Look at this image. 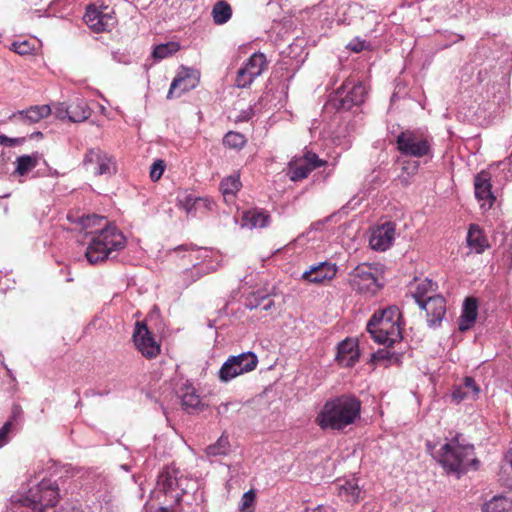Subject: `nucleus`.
<instances>
[{
	"mask_svg": "<svg viewBox=\"0 0 512 512\" xmlns=\"http://www.w3.org/2000/svg\"><path fill=\"white\" fill-rule=\"evenodd\" d=\"M361 401L353 394L328 399L318 412L315 422L322 430L342 431L360 418Z\"/></svg>",
	"mask_w": 512,
	"mask_h": 512,
	"instance_id": "obj_1",
	"label": "nucleus"
},
{
	"mask_svg": "<svg viewBox=\"0 0 512 512\" xmlns=\"http://www.w3.org/2000/svg\"><path fill=\"white\" fill-rule=\"evenodd\" d=\"M436 459L447 473L456 474L458 478L469 470H477L480 465L474 445L460 443L459 434L440 448Z\"/></svg>",
	"mask_w": 512,
	"mask_h": 512,
	"instance_id": "obj_2",
	"label": "nucleus"
},
{
	"mask_svg": "<svg viewBox=\"0 0 512 512\" xmlns=\"http://www.w3.org/2000/svg\"><path fill=\"white\" fill-rule=\"evenodd\" d=\"M91 233L92 237L85 252L91 264L106 260L112 251L123 248L125 245V236L114 225L107 223Z\"/></svg>",
	"mask_w": 512,
	"mask_h": 512,
	"instance_id": "obj_3",
	"label": "nucleus"
},
{
	"mask_svg": "<svg viewBox=\"0 0 512 512\" xmlns=\"http://www.w3.org/2000/svg\"><path fill=\"white\" fill-rule=\"evenodd\" d=\"M348 283L352 290L369 296L375 295L384 286L380 270L368 263L357 265L348 274Z\"/></svg>",
	"mask_w": 512,
	"mask_h": 512,
	"instance_id": "obj_4",
	"label": "nucleus"
},
{
	"mask_svg": "<svg viewBox=\"0 0 512 512\" xmlns=\"http://www.w3.org/2000/svg\"><path fill=\"white\" fill-rule=\"evenodd\" d=\"M397 150L406 157L432 156L431 139L419 130H405L396 137Z\"/></svg>",
	"mask_w": 512,
	"mask_h": 512,
	"instance_id": "obj_5",
	"label": "nucleus"
},
{
	"mask_svg": "<svg viewBox=\"0 0 512 512\" xmlns=\"http://www.w3.org/2000/svg\"><path fill=\"white\" fill-rule=\"evenodd\" d=\"M59 499V488L50 480H43L28 490L23 505L33 512H45L53 508Z\"/></svg>",
	"mask_w": 512,
	"mask_h": 512,
	"instance_id": "obj_6",
	"label": "nucleus"
},
{
	"mask_svg": "<svg viewBox=\"0 0 512 512\" xmlns=\"http://www.w3.org/2000/svg\"><path fill=\"white\" fill-rule=\"evenodd\" d=\"M367 96L365 86L361 82L353 80L345 81L331 98V104L337 110H350L354 106L361 105Z\"/></svg>",
	"mask_w": 512,
	"mask_h": 512,
	"instance_id": "obj_7",
	"label": "nucleus"
},
{
	"mask_svg": "<svg viewBox=\"0 0 512 512\" xmlns=\"http://www.w3.org/2000/svg\"><path fill=\"white\" fill-rule=\"evenodd\" d=\"M258 358L253 352H244L230 356L221 366L218 378L221 382H229L239 375L248 373L256 368Z\"/></svg>",
	"mask_w": 512,
	"mask_h": 512,
	"instance_id": "obj_8",
	"label": "nucleus"
},
{
	"mask_svg": "<svg viewBox=\"0 0 512 512\" xmlns=\"http://www.w3.org/2000/svg\"><path fill=\"white\" fill-rule=\"evenodd\" d=\"M367 331L378 344L393 346L402 339L400 324H394L373 314L367 323Z\"/></svg>",
	"mask_w": 512,
	"mask_h": 512,
	"instance_id": "obj_9",
	"label": "nucleus"
},
{
	"mask_svg": "<svg viewBox=\"0 0 512 512\" xmlns=\"http://www.w3.org/2000/svg\"><path fill=\"white\" fill-rule=\"evenodd\" d=\"M188 483V479L174 468L164 469L157 478L158 488L166 495H170L177 503L187 493Z\"/></svg>",
	"mask_w": 512,
	"mask_h": 512,
	"instance_id": "obj_10",
	"label": "nucleus"
},
{
	"mask_svg": "<svg viewBox=\"0 0 512 512\" xmlns=\"http://www.w3.org/2000/svg\"><path fill=\"white\" fill-rule=\"evenodd\" d=\"M83 166L95 176H111L117 171L115 159L100 148H91L86 152Z\"/></svg>",
	"mask_w": 512,
	"mask_h": 512,
	"instance_id": "obj_11",
	"label": "nucleus"
},
{
	"mask_svg": "<svg viewBox=\"0 0 512 512\" xmlns=\"http://www.w3.org/2000/svg\"><path fill=\"white\" fill-rule=\"evenodd\" d=\"M83 19L88 27L96 33L108 30L116 22L114 9L108 5L97 3L87 6Z\"/></svg>",
	"mask_w": 512,
	"mask_h": 512,
	"instance_id": "obj_12",
	"label": "nucleus"
},
{
	"mask_svg": "<svg viewBox=\"0 0 512 512\" xmlns=\"http://www.w3.org/2000/svg\"><path fill=\"white\" fill-rule=\"evenodd\" d=\"M267 68L266 56L261 52L253 53L243 66L237 71L235 86L248 88Z\"/></svg>",
	"mask_w": 512,
	"mask_h": 512,
	"instance_id": "obj_13",
	"label": "nucleus"
},
{
	"mask_svg": "<svg viewBox=\"0 0 512 512\" xmlns=\"http://www.w3.org/2000/svg\"><path fill=\"white\" fill-rule=\"evenodd\" d=\"M133 342L137 350L148 359L156 358L160 354V344L156 342L144 322H136Z\"/></svg>",
	"mask_w": 512,
	"mask_h": 512,
	"instance_id": "obj_14",
	"label": "nucleus"
},
{
	"mask_svg": "<svg viewBox=\"0 0 512 512\" xmlns=\"http://www.w3.org/2000/svg\"><path fill=\"white\" fill-rule=\"evenodd\" d=\"M419 307L425 310L427 324L430 328H437L441 325L446 314V301L441 295L427 297L424 302H420Z\"/></svg>",
	"mask_w": 512,
	"mask_h": 512,
	"instance_id": "obj_15",
	"label": "nucleus"
},
{
	"mask_svg": "<svg viewBox=\"0 0 512 512\" xmlns=\"http://www.w3.org/2000/svg\"><path fill=\"white\" fill-rule=\"evenodd\" d=\"M491 174L486 170H482L474 177V192L475 197L479 202L482 203V207L488 204V208H491L496 200L492 192Z\"/></svg>",
	"mask_w": 512,
	"mask_h": 512,
	"instance_id": "obj_16",
	"label": "nucleus"
},
{
	"mask_svg": "<svg viewBox=\"0 0 512 512\" xmlns=\"http://www.w3.org/2000/svg\"><path fill=\"white\" fill-rule=\"evenodd\" d=\"M394 235L395 224L392 222L384 223L373 231L369 241L371 248L377 251L387 250L393 243Z\"/></svg>",
	"mask_w": 512,
	"mask_h": 512,
	"instance_id": "obj_17",
	"label": "nucleus"
},
{
	"mask_svg": "<svg viewBox=\"0 0 512 512\" xmlns=\"http://www.w3.org/2000/svg\"><path fill=\"white\" fill-rule=\"evenodd\" d=\"M177 393L181 401V406L187 413L193 414L204 409L205 405L200 395L190 383L183 384Z\"/></svg>",
	"mask_w": 512,
	"mask_h": 512,
	"instance_id": "obj_18",
	"label": "nucleus"
},
{
	"mask_svg": "<svg viewBox=\"0 0 512 512\" xmlns=\"http://www.w3.org/2000/svg\"><path fill=\"white\" fill-rule=\"evenodd\" d=\"M336 264L329 262H321L318 265L312 266L310 270L305 271L302 278L310 283L320 284L324 281H329L336 276Z\"/></svg>",
	"mask_w": 512,
	"mask_h": 512,
	"instance_id": "obj_19",
	"label": "nucleus"
},
{
	"mask_svg": "<svg viewBox=\"0 0 512 512\" xmlns=\"http://www.w3.org/2000/svg\"><path fill=\"white\" fill-rule=\"evenodd\" d=\"M359 359L358 345L353 339H345L338 344L336 360L344 367L353 366Z\"/></svg>",
	"mask_w": 512,
	"mask_h": 512,
	"instance_id": "obj_20",
	"label": "nucleus"
},
{
	"mask_svg": "<svg viewBox=\"0 0 512 512\" xmlns=\"http://www.w3.org/2000/svg\"><path fill=\"white\" fill-rule=\"evenodd\" d=\"M478 315V302L476 298L468 297L464 300L462 313L459 318V330L464 332L471 329Z\"/></svg>",
	"mask_w": 512,
	"mask_h": 512,
	"instance_id": "obj_21",
	"label": "nucleus"
},
{
	"mask_svg": "<svg viewBox=\"0 0 512 512\" xmlns=\"http://www.w3.org/2000/svg\"><path fill=\"white\" fill-rule=\"evenodd\" d=\"M52 110L49 105H35L31 106L26 110L18 111L14 113L12 117H18L21 121L27 123H37L40 120L48 117Z\"/></svg>",
	"mask_w": 512,
	"mask_h": 512,
	"instance_id": "obj_22",
	"label": "nucleus"
},
{
	"mask_svg": "<svg viewBox=\"0 0 512 512\" xmlns=\"http://www.w3.org/2000/svg\"><path fill=\"white\" fill-rule=\"evenodd\" d=\"M270 215L267 211L262 209H250L243 213L242 222L243 226L250 229L264 228L269 224Z\"/></svg>",
	"mask_w": 512,
	"mask_h": 512,
	"instance_id": "obj_23",
	"label": "nucleus"
},
{
	"mask_svg": "<svg viewBox=\"0 0 512 512\" xmlns=\"http://www.w3.org/2000/svg\"><path fill=\"white\" fill-rule=\"evenodd\" d=\"M467 244L476 253L480 254L489 247L488 240L477 224H471L467 233Z\"/></svg>",
	"mask_w": 512,
	"mask_h": 512,
	"instance_id": "obj_24",
	"label": "nucleus"
},
{
	"mask_svg": "<svg viewBox=\"0 0 512 512\" xmlns=\"http://www.w3.org/2000/svg\"><path fill=\"white\" fill-rule=\"evenodd\" d=\"M197 79L190 76H178L171 85L167 94V98L180 97L184 92H187L196 86Z\"/></svg>",
	"mask_w": 512,
	"mask_h": 512,
	"instance_id": "obj_25",
	"label": "nucleus"
},
{
	"mask_svg": "<svg viewBox=\"0 0 512 512\" xmlns=\"http://www.w3.org/2000/svg\"><path fill=\"white\" fill-rule=\"evenodd\" d=\"M108 221L99 215H83L79 218L80 230L84 232L86 236L92 237L93 231L97 228L104 227Z\"/></svg>",
	"mask_w": 512,
	"mask_h": 512,
	"instance_id": "obj_26",
	"label": "nucleus"
},
{
	"mask_svg": "<svg viewBox=\"0 0 512 512\" xmlns=\"http://www.w3.org/2000/svg\"><path fill=\"white\" fill-rule=\"evenodd\" d=\"M339 495L349 503H356L362 498V490L355 479L346 480L339 485Z\"/></svg>",
	"mask_w": 512,
	"mask_h": 512,
	"instance_id": "obj_27",
	"label": "nucleus"
},
{
	"mask_svg": "<svg viewBox=\"0 0 512 512\" xmlns=\"http://www.w3.org/2000/svg\"><path fill=\"white\" fill-rule=\"evenodd\" d=\"M70 121L71 122H83L88 119L91 115V110L88 107L87 103L83 99H77L72 102L70 105Z\"/></svg>",
	"mask_w": 512,
	"mask_h": 512,
	"instance_id": "obj_28",
	"label": "nucleus"
},
{
	"mask_svg": "<svg viewBox=\"0 0 512 512\" xmlns=\"http://www.w3.org/2000/svg\"><path fill=\"white\" fill-rule=\"evenodd\" d=\"M312 169L301 158L291 161L288 167L289 179L291 181H300L308 177Z\"/></svg>",
	"mask_w": 512,
	"mask_h": 512,
	"instance_id": "obj_29",
	"label": "nucleus"
},
{
	"mask_svg": "<svg viewBox=\"0 0 512 512\" xmlns=\"http://www.w3.org/2000/svg\"><path fill=\"white\" fill-rule=\"evenodd\" d=\"M483 512H512V501L503 496H494L483 506Z\"/></svg>",
	"mask_w": 512,
	"mask_h": 512,
	"instance_id": "obj_30",
	"label": "nucleus"
},
{
	"mask_svg": "<svg viewBox=\"0 0 512 512\" xmlns=\"http://www.w3.org/2000/svg\"><path fill=\"white\" fill-rule=\"evenodd\" d=\"M212 16L216 24L226 23L232 16L231 6L226 1H218L212 9Z\"/></svg>",
	"mask_w": 512,
	"mask_h": 512,
	"instance_id": "obj_31",
	"label": "nucleus"
},
{
	"mask_svg": "<svg viewBox=\"0 0 512 512\" xmlns=\"http://www.w3.org/2000/svg\"><path fill=\"white\" fill-rule=\"evenodd\" d=\"M230 451L228 436L221 435L216 443L209 445L205 452L209 457L225 456Z\"/></svg>",
	"mask_w": 512,
	"mask_h": 512,
	"instance_id": "obj_32",
	"label": "nucleus"
},
{
	"mask_svg": "<svg viewBox=\"0 0 512 512\" xmlns=\"http://www.w3.org/2000/svg\"><path fill=\"white\" fill-rule=\"evenodd\" d=\"M180 49V45L177 42H167V43H161L157 46H155L152 57L156 60H162L165 59L174 53H176Z\"/></svg>",
	"mask_w": 512,
	"mask_h": 512,
	"instance_id": "obj_33",
	"label": "nucleus"
},
{
	"mask_svg": "<svg viewBox=\"0 0 512 512\" xmlns=\"http://www.w3.org/2000/svg\"><path fill=\"white\" fill-rule=\"evenodd\" d=\"M38 164V157L32 156V155H22L17 158L16 160V169L15 172L18 175H25L30 170L35 168Z\"/></svg>",
	"mask_w": 512,
	"mask_h": 512,
	"instance_id": "obj_34",
	"label": "nucleus"
},
{
	"mask_svg": "<svg viewBox=\"0 0 512 512\" xmlns=\"http://www.w3.org/2000/svg\"><path fill=\"white\" fill-rule=\"evenodd\" d=\"M241 187V182L239 177L229 176L223 179L220 183V190L222 191L224 196L227 195H235L237 191H239Z\"/></svg>",
	"mask_w": 512,
	"mask_h": 512,
	"instance_id": "obj_35",
	"label": "nucleus"
},
{
	"mask_svg": "<svg viewBox=\"0 0 512 512\" xmlns=\"http://www.w3.org/2000/svg\"><path fill=\"white\" fill-rule=\"evenodd\" d=\"M434 287L435 284L429 279H424L423 281L418 283L415 291L412 293V296L415 299L416 303L420 305V302H424L426 300L424 299V297L429 291H433Z\"/></svg>",
	"mask_w": 512,
	"mask_h": 512,
	"instance_id": "obj_36",
	"label": "nucleus"
},
{
	"mask_svg": "<svg viewBox=\"0 0 512 512\" xmlns=\"http://www.w3.org/2000/svg\"><path fill=\"white\" fill-rule=\"evenodd\" d=\"M245 143V136L239 132L230 131L223 138V144L232 149H241Z\"/></svg>",
	"mask_w": 512,
	"mask_h": 512,
	"instance_id": "obj_37",
	"label": "nucleus"
},
{
	"mask_svg": "<svg viewBox=\"0 0 512 512\" xmlns=\"http://www.w3.org/2000/svg\"><path fill=\"white\" fill-rule=\"evenodd\" d=\"M374 314L377 315L378 318H383L389 322H393L394 324H400L401 313L396 306H389L381 311L375 312Z\"/></svg>",
	"mask_w": 512,
	"mask_h": 512,
	"instance_id": "obj_38",
	"label": "nucleus"
},
{
	"mask_svg": "<svg viewBox=\"0 0 512 512\" xmlns=\"http://www.w3.org/2000/svg\"><path fill=\"white\" fill-rule=\"evenodd\" d=\"M10 49L21 56L31 55L35 50V44L29 40L15 41Z\"/></svg>",
	"mask_w": 512,
	"mask_h": 512,
	"instance_id": "obj_39",
	"label": "nucleus"
},
{
	"mask_svg": "<svg viewBox=\"0 0 512 512\" xmlns=\"http://www.w3.org/2000/svg\"><path fill=\"white\" fill-rule=\"evenodd\" d=\"M498 476V480L503 486L512 488V465L501 462Z\"/></svg>",
	"mask_w": 512,
	"mask_h": 512,
	"instance_id": "obj_40",
	"label": "nucleus"
},
{
	"mask_svg": "<svg viewBox=\"0 0 512 512\" xmlns=\"http://www.w3.org/2000/svg\"><path fill=\"white\" fill-rule=\"evenodd\" d=\"M301 159L305 161L312 170L323 167L327 164V161L320 159L316 153L311 151H306Z\"/></svg>",
	"mask_w": 512,
	"mask_h": 512,
	"instance_id": "obj_41",
	"label": "nucleus"
},
{
	"mask_svg": "<svg viewBox=\"0 0 512 512\" xmlns=\"http://www.w3.org/2000/svg\"><path fill=\"white\" fill-rule=\"evenodd\" d=\"M165 170V162L161 159L156 160L150 168V178L152 181H158Z\"/></svg>",
	"mask_w": 512,
	"mask_h": 512,
	"instance_id": "obj_42",
	"label": "nucleus"
},
{
	"mask_svg": "<svg viewBox=\"0 0 512 512\" xmlns=\"http://www.w3.org/2000/svg\"><path fill=\"white\" fill-rule=\"evenodd\" d=\"M255 493L253 490L245 492L241 499L240 511L246 512L247 509L254 503Z\"/></svg>",
	"mask_w": 512,
	"mask_h": 512,
	"instance_id": "obj_43",
	"label": "nucleus"
},
{
	"mask_svg": "<svg viewBox=\"0 0 512 512\" xmlns=\"http://www.w3.org/2000/svg\"><path fill=\"white\" fill-rule=\"evenodd\" d=\"M392 358H395V360H397V357L387 349H379L378 351L372 354V360L376 362L385 360L391 361Z\"/></svg>",
	"mask_w": 512,
	"mask_h": 512,
	"instance_id": "obj_44",
	"label": "nucleus"
},
{
	"mask_svg": "<svg viewBox=\"0 0 512 512\" xmlns=\"http://www.w3.org/2000/svg\"><path fill=\"white\" fill-rule=\"evenodd\" d=\"M464 389H467V391H471V393L473 394V396H477L478 393L480 392V388L479 386L476 384L474 378L472 377H465L464 378Z\"/></svg>",
	"mask_w": 512,
	"mask_h": 512,
	"instance_id": "obj_45",
	"label": "nucleus"
},
{
	"mask_svg": "<svg viewBox=\"0 0 512 512\" xmlns=\"http://www.w3.org/2000/svg\"><path fill=\"white\" fill-rule=\"evenodd\" d=\"M68 110H70L69 106H66L63 103H58L55 106V112L54 113H55L56 117L59 118V119L68 118L70 120V112H68Z\"/></svg>",
	"mask_w": 512,
	"mask_h": 512,
	"instance_id": "obj_46",
	"label": "nucleus"
},
{
	"mask_svg": "<svg viewBox=\"0 0 512 512\" xmlns=\"http://www.w3.org/2000/svg\"><path fill=\"white\" fill-rule=\"evenodd\" d=\"M366 47L367 42L365 40L360 39H354L347 45V48L356 53L363 51Z\"/></svg>",
	"mask_w": 512,
	"mask_h": 512,
	"instance_id": "obj_47",
	"label": "nucleus"
},
{
	"mask_svg": "<svg viewBox=\"0 0 512 512\" xmlns=\"http://www.w3.org/2000/svg\"><path fill=\"white\" fill-rule=\"evenodd\" d=\"M466 397H468V391H464V388L462 387H456L452 392V398L457 403L461 402Z\"/></svg>",
	"mask_w": 512,
	"mask_h": 512,
	"instance_id": "obj_48",
	"label": "nucleus"
},
{
	"mask_svg": "<svg viewBox=\"0 0 512 512\" xmlns=\"http://www.w3.org/2000/svg\"><path fill=\"white\" fill-rule=\"evenodd\" d=\"M246 307L250 310L262 307V296H253L248 299Z\"/></svg>",
	"mask_w": 512,
	"mask_h": 512,
	"instance_id": "obj_49",
	"label": "nucleus"
},
{
	"mask_svg": "<svg viewBox=\"0 0 512 512\" xmlns=\"http://www.w3.org/2000/svg\"><path fill=\"white\" fill-rule=\"evenodd\" d=\"M12 429V420H8L1 428H0V441H6L8 434Z\"/></svg>",
	"mask_w": 512,
	"mask_h": 512,
	"instance_id": "obj_50",
	"label": "nucleus"
},
{
	"mask_svg": "<svg viewBox=\"0 0 512 512\" xmlns=\"http://www.w3.org/2000/svg\"><path fill=\"white\" fill-rule=\"evenodd\" d=\"M24 139H18V138H9L5 135L0 134V145H6V146H14Z\"/></svg>",
	"mask_w": 512,
	"mask_h": 512,
	"instance_id": "obj_51",
	"label": "nucleus"
},
{
	"mask_svg": "<svg viewBox=\"0 0 512 512\" xmlns=\"http://www.w3.org/2000/svg\"><path fill=\"white\" fill-rule=\"evenodd\" d=\"M419 168V163L414 161L412 163L408 162L406 166L403 167L404 171H407L408 174H415Z\"/></svg>",
	"mask_w": 512,
	"mask_h": 512,
	"instance_id": "obj_52",
	"label": "nucleus"
},
{
	"mask_svg": "<svg viewBox=\"0 0 512 512\" xmlns=\"http://www.w3.org/2000/svg\"><path fill=\"white\" fill-rule=\"evenodd\" d=\"M274 306V301L269 296H262V309L265 311L270 310Z\"/></svg>",
	"mask_w": 512,
	"mask_h": 512,
	"instance_id": "obj_53",
	"label": "nucleus"
},
{
	"mask_svg": "<svg viewBox=\"0 0 512 512\" xmlns=\"http://www.w3.org/2000/svg\"><path fill=\"white\" fill-rule=\"evenodd\" d=\"M502 462L512 465V448L505 454Z\"/></svg>",
	"mask_w": 512,
	"mask_h": 512,
	"instance_id": "obj_54",
	"label": "nucleus"
},
{
	"mask_svg": "<svg viewBox=\"0 0 512 512\" xmlns=\"http://www.w3.org/2000/svg\"><path fill=\"white\" fill-rule=\"evenodd\" d=\"M54 512H80L78 509L68 506V507H61L58 511Z\"/></svg>",
	"mask_w": 512,
	"mask_h": 512,
	"instance_id": "obj_55",
	"label": "nucleus"
},
{
	"mask_svg": "<svg viewBox=\"0 0 512 512\" xmlns=\"http://www.w3.org/2000/svg\"><path fill=\"white\" fill-rule=\"evenodd\" d=\"M21 412V409L19 406H14L12 411V418L15 419Z\"/></svg>",
	"mask_w": 512,
	"mask_h": 512,
	"instance_id": "obj_56",
	"label": "nucleus"
},
{
	"mask_svg": "<svg viewBox=\"0 0 512 512\" xmlns=\"http://www.w3.org/2000/svg\"><path fill=\"white\" fill-rule=\"evenodd\" d=\"M228 405H229L228 403L222 404V405L218 408V412H219V413H224V412H226V411H227V409H228Z\"/></svg>",
	"mask_w": 512,
	"mask_h": 512,
	"instance_id": "obj_57",
	"label": "nucleus"
},
{
	"mask_svg": "<svg viewBox=\"0 0 512 512\" xmlns=\"http://www.w3.org/2000/svg\"><path fill=\"white\" fill-rule=\"evenodd\" d=\"M157 512H171V511L169 509H167V508L161 507V508L158 509Z\"/></svg>",
	"mask_w": 512,
	"mask_h": 512,
	"instance_id": "obj_58",
	"label": "nucleus"
},
{
	"mask_svg": "<svg viewBox=\"0 0 512 512\" xmlns=\"http://www.w3.org/2000/svg\"><path fill=\"white\" fill-rule=\"evenodd\" d=\"M125 470H128V466L127 465H123L122 466Z\"/></svg>",
	"mask_w": 512,
	"mask_h": 512,
	"instance_id": "obj_59",
	"label": "nucleus"
}]
</instances>
